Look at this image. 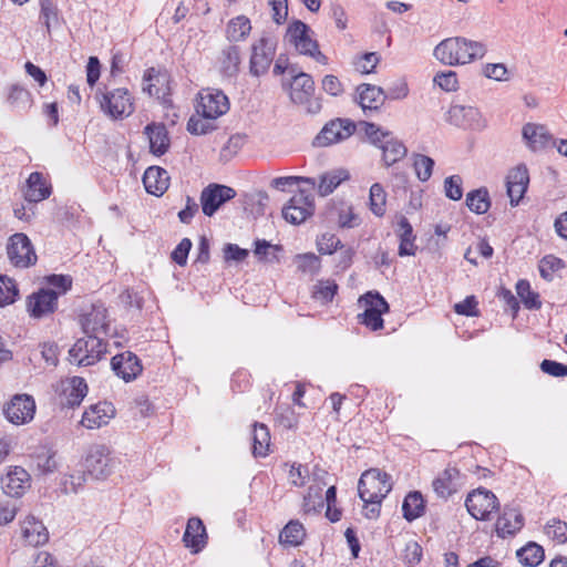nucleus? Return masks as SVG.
I'll list each match as a JSON object with an SVG mask.
<instances>
[{
    "mask_svg": "<svg viewBox=\"0 0 567 567\" xmlns=\"http://www.w3.org/2000/svg\"><path fill=\"white\" fill-rule=\"evenodd\" d=\"M227 95L216 89H203L198 93L196 113L187 122V131L193 135H204L216 130L214 121L229 110Z\"/></svg>",
    "mask_w": 567,
    "mask_h": 567,
    "instance_id": "1",
    "label": "nucleus"
},
{
    "mask_svg": "<svg viewBox=\"0 0 567 567\" xmlns=\"http://www.w3.org/2000/svg\"><path fill=\"white\" fill-rule=\"evenodd\" d=\"M391 489V477L385 472L379 468H370L362 473L358 483V493L364 503V517L369 519L379 517L381 503Z\"/></svg>",
    "mask_w": 567,
    "mask_h": 567,
    "instance_id": "2",
    "label": "nucleus"
},
{
    "mask_svg": "<svg viewBox=\"0 0 567 567\" xmlns=\"http://www.w3.org/2000/svg\"><path fill=\"white\" fill-rule=\"evenodd\" d=\"M486 47L482 42L472 41L463 37L447 38L434 49V56L446 65L468 64L482 59Z\"/></svg>",
    "mask_w": 567,
    "mask_h": 567,
    "instance_id": "3",
    "label": "nucleus"
},
{
    "mask_svg": "<svg viewBox=\"0 0 567 567\" xmlns=\"http://www.w3.org/2000/svg\"><path fill=\"white\" fill-rule=\"evenodd\" d=\"M363 128L369 141L382 150V159L386 167L394 165L405 157L408 148L392 132L382 130L379 125L365 121L358 124Z\"/></svg>",
    "mask_w": 567,
    "mask_h": 567,
    "instance_id": "4",
    "label": "nucleus"
},
{
    "mask_svg": "<svg viewBox=\"0 0 567 567\" xmlns=\"http://www.w3.org/2000/svg\"><path fill=\"white\" fill-rule=\"evenodd\" d=\"M95 100L100 104L101 111L113 120L130 116L134 110V97L125 87H117L104 91L97 90Z\"/></svg>",
    "mask_w": 567,
    "mask_h": 567,
    "instance_id": "5",
    "label": "nucleus"
},
{
    "mask_svg": "<svg viewBox=\"0 0 567 567\" xmlns=\"http://www.w3.org/2000/svg\"><path fill=\"white\" fill-rule=\"evenodd\" d=\"M310 28L300 20H293L287 29L286 39L298 53L312 58L320 64H328V58L319 50L317 40L310 35Z\"/></svg>",
    "mask_w": 567,
    "mask_h": 567,
    "instance_id": "6",
    "label": "nucleus"
},
{
    "mask_svg": "<svg viewBox=\"0 0 567 567\" xmlns=\"http://www.w3.org/2000/svg\"><path fill=\"white\" fill-rule=\"evenodd\" d=\"M107 343L97 336H85L69 350V361L79 367L95 364L105 354Z\"/></svg>",
    "mask_w": 567,
    "mask_h": 567,
    "instance_id": "7",
    "label": "nucleus"
},
{
    "mask_svg": "<svg viewBox=\"0 0 567 567\" xmlns=\"http://www.w3.org/2000/svg\"><path fill=\"white\" fill-rule=\"evenodd\" d=\"M9 262L19 269H28L38 261L33 244L24 233H16L8 239L6 246Z\"/></svg>",
    "mask_w": 567,
    "mask_h": 567,
    "instance_id": "8",
    "label": "nucleus"
},
{
    "mask_svg": "<svg viewBox=\"0 0 567 567\" xmlns=\"http://www.w3.org/2000/svg\"><path fill=\"white\" fill-rule=\"evenodd\" d=\"M86 473L95 480H105L116 467V458L105 445H93L85 457Z\"/></svg>",
    "mask_w": 567,
    "mask_h": 567,
    "instance_id": "9",
    "label": "nucleus"
},
{
    "mask_svg": "<svg viewBox=\"0 0 567 567\" xmlns=\"http://www.w3.org/2000/svg\"><path fill=\"white\" fill-rule=\"evenodd\" d=\"M277 41L267 34H262L251 45L249 72L254 76H260L268 72L276 53Z\"/></svg>",
    "mask_w": 567,
    "mask_h": 567,
    "instance_id": "10",
    "label": "nucleus"
},
{
    "mask_svg": "<svg viewBox=\"0 0 567 567\" xmlns=\"http://www.w3.org/2000/svg\"><path fill=\"white\" fill-rule=\"evenodd\" d=\"M465 506L475 519L487 520L492 513L498 511L499 503L492 491L480 487L467 495Z\"/></svg>",
    "mask_w": 567,
    "mask_h": 567,
    "instance_id": "11",
    "label": "nucleus"
},
{
    "mask_svg": "<svg viewBox=\"0 0 567 567\" xmlns=\"http://www.w3.org/2000/svg\"><path fill=\"white\" fill-rule=\"evenodd\" d=\"M357 124L349 118H334L329 121L319 134L316 136L313 144L319 147L329 146L340 143L354 134Z\"/></svg>",
    "mask_w": 567,
    "mask_h": 567,
    "instance_id": "12",
    "label": "nucleus"
},
{
    "mask_svg": "<svg viewBox=\"0 0 567 567\" xmlns=\"http://www.w3.org/2000/svg\"><path fill=\"white\" fill-rule=\"evenodd\" d=\"M315 213V198L306 189L295 194L288 204L282 208L284 218L293 225L303 223Z\"/></svg>",
    "mask_w": 567,
    "mask_h": 567,
    "instance_id": "13",
    "label": "nucleus"
},
{
    "mask_svg": "<svg viewBox=\"0 0 567 567\" xmlns=\"http://www.w3.org/2000/svg\"><path fill=\"white\" fill-rule=\"evenodd\" d=\"M465 476L455 466L449 465L432 482V488L439 498L447 501L464 485Z\"/></svg>",
    "mask_w": 567,
    "mask_h": 567,
    "instance_id": "14",
    "label": "nucleus"
},
{
    "mask_svg": "<svg viewBox=\"0 0 567 567\" xmlns=\"http://www.w3.org/2000/svg\"><path fill=\"white\" fill-rule=\"evenodd\" d=\"M236 196V190L229 186L220 184H209L202 190L200 205L203 213L212 217L221 205L233 199Z\"/></svg>",
    "mask_w": 567,
    "mask_h": 567,
    "instance_id": "15",
    "label": "nucleus"
},
{
    "mask_svg": "<svg viewBox=\"0 0 567 567\" xmlns=\"http://www.w3.org/2000/svg\"><path fill=\"white\" fill-rule=\"evenodd\" d=\"M58 308V293L53 289L41 288L27 299V310L30 317L41 319L52 315Z\"/></svg>",
    "mask_w": 567,
    "mask_h": 567,
    "instance_id": "16",
    "label": "nucleus"
},
{
    "mask_svg": "<svg viewBox=\"0 0 567 567\" xmlns=\"http://www.w3.org/2000/svg\"><path fill=\"white\" fill-rule=\"evenodd\" d=\"M111 368L115 375L128 383L137 379L143 372L140 358L132 351H124L111 359Z\"/></svg>",
    "mask_w": 567,
    "mask_h": 567,
    "instance_id": "17",
    "label": "nucleus"
},
{
    "mask_svg": "<svg viewBox=\"0 0 567 567\" xmlns=\"http://www.w3.org/2000/svg\"><path fill=\"white\" fill-rule=\"evenodd\" d=\"M169 75L166 72L150 68L143 75V91L156 96L163 104L171 103Z\"/></svg>",
    "mask_w": 567,
    "mask_h": 567,
    "instance_id": "18",
    "label": "nucleus"
},
{
    "mask_svg": "<svg viewBox=\"0 0 567 567\" xmlns=\"http://www.w3.org/2000/svg\"><path fill=\"white\" fill-rule=\"evenodd\" d=\"M6 417L13 424H24L33 420L35 402L32 396L17 394L3 410Z\"/></svg>",
    "mask_w": 567,
    "mask_h": 567,
    "instance_id": "19",
    "label": "nucleus"
},
{
    "mask_svg": "<svg viewBox=\"0 0 567 567\" xmlns=\"http://www.w3.org/2000/svg\"><path fill=\"white\" fill-rule=\"evenodd\" d=\"M208 535L203 520L199 517H190L187 520L183 543L192 554L200 553L207 545Z\"/></svg>",
    "mask_w": 567,
    "mask_h": 567,
    "instance_id": "20",
    "label": "nucleus"
},
{
    "mask_svg": "<svg viewBox=\"0 0 567 567\" xmlns=\"http://www.w3.org/2000/svg\"><path fill=\"white\" fill-rule=\"evenodd\" d=\"M1 487L11 497H21L30 487V474L20 466L11 468L2 478Z\"/></svg>",
    "mask_w": 567,
    "mask_h": 567,
    "instance_id": "21",
    "label": "nucleus"
},
{
    "mask_svg": "<svg viewBox=\"0 0 567 567\" xmlns=\"http://www.w3.org/2000/svg\"><path fill=\"white\" fill-rule=\"evenodd\" d=\"M529 183L528 169L525 165L520 164L513 168L506 181L507 195L513 206L518 205L524 194L527 190Z\"/></svg>",
    "mask_w": 567,
    "mask_h": 567,
    "instance_id": "22",
    "label": "nucleus"
},
{
    "mask_svg": "<svg viewBox=\"0 0 567 567\" xmlns=\"http://www.w3.org/2000/svg\"><path fill=\"white\" fill-rule=\"evenodd\" d=\"M23 542L33 547L42 546L49 540V532L44 524L33 515H28L21 523Z\"/></svg>",
    "mask_w": 567,
    "mask_h": 567,
    "instance_id": "23",
    "label": "nucleus"
},
{
    "mask_svg": "<svg viewBox=\"0 0 567 567\" xmlns=\"http://www.w3.org/2000/svg\"><path fill=\"white\" fill-rule=\"evenodd\" d=\"M115 409L110 402H99L91 405L84 413L81 420L83 426L87 429H99L106 425L114 416Z\"/></svg>",
    "mask_w": 567,
    "mask_h": 567,
    "instance_id": "24",
    "label": "nucleus"
},
{
    "mask_svg": "<svg viewBox=\"0 0 567 567\" xmlns=\"http://www.w3.org/2000/svg\"><path fill=\"white\" fill-rule=\"evenodd\" d=\"M144 134L148 138L150 151L156 156L164 155L171 145L166 126L163 123H150L144 128Z\"/></svg>",
    "mask_w": 567,
    "mask_h": 567,
    "instance_id": "25",
    "label": "nucleus"
},
{
    "mask_svg": "<svg viewBox=\"0 0 567 567\" xmlns=\"http://www.w3.org/2000/svg\"><path fill=\"white\" fill-rule=\"evenodd\" d=\"M143 184L148 194L162 196L169 185L168 173L159 166H151L144 172Z\"/></svg>",
    "mask_w": 567,
    "mask_h": 567,
    "instance_id": "26",
    "label": "nucleus"
},
{
    "mask_svg": "<svg viewBox=\"0 0 567 567\" xmlns=\"http://www.w3.org/2000/svg\"><path fill=\"white\" fill-rule=\"evenodd\" d=\"M51 195V186L47 183L40 172H33L27 179L24 189V199L29 203H39Z\"/></svg>",
    "mask_w": 567,
    "mask_h": 567,
    "instance_id": "27",
    "label": "nucleus"
},
{
    "mask_svg": "<svg viewBox=\"0 0 567 567\" xmlns=\"http://www.w3.org/2000/svg\"><path fill=\"white\" fill-rule=\"evenodd\" d=\"M523 526V515L516 508L508 507H505L495 524L497 535L503 538L516 534Z\"/></svg>",
    "mask_w": 567,
    "mask_h": 567,
    "instance_id": "28",
    "label": "nucleus"
},
{
    "mask_svg": "<svg viewBox=\"0 0 567 567\" xmlns=\"http://www.w3.org/2000/svg\"><path fill=\"white\" fill-rule=\"evenodd\" d=\"M87 393V384L81 377H73L62 390L61 404L68 408H75L81 404Z\"/></svg>",
    "mask_w": 567,
    "mask_h": 567,
    "instance_id": "29",
    "label": "nucleus"
},
{
    "mask_svg": "<svg viewBox=\"0 0 567 567\" xmlns=\"http://www.w3.org/2000/svg\"><path fill=\"white\" fill-rule=\"evenodd\" d=\"M395 234L400 239L399 255L401 257L414 256L416 252V246L414 244L415 236L413 234L412 225L406 217H400L395 228Z\"/></svg>",
    "mask_w": 567,
    "mask_h": 567,
    "instance_id": "30",
    "label": "nucleus"
},
{
    "mask_svg": "<svg viewBox=\"0 0 567 567\" xmlns=\"http://www.w3.org/2000/svg\"><path fill=\"white\" fill-rule=\"evenodd\" d=\"M315 92V81L311 75L300 72L293 74L290 97L293 103H305Z\"/></svg>",
    "mask_w": 567,
    "mask_h": 567,
    "instance_id": "31",
    "label": "nucleus"
},
{
    "mask_svg": "<svg viewBox=\"0 0 567 567\" xmlns=\"http://www.w3.org/2000/svg\"><path fill=\"white\" fill-rule=\"evenodd\" d=\"M270 452V431L264 423L255 422L251 431V453L255 457H265Z\"/></svg>",
    "mask_w": 567,
    "mask_h": 567,
    "instance_id": "32",
    "label": "nucleus"
},
{
    "mask_svg": "<svg viewBox=\"0 0 567 567\" xmlns=\"http://www.w3.org/2000/svg\"><path fill=\"white\" fill-rule=\"evenodd\" d=\"M306 528L298 519L289 520L279 533V543L284 547H298L306 538Z\"/></svg>",
    "mask_w": 567,
    "mask_h": 567,
    "instance_id": "33",
    "label": "nucleus"
},
{
    "mask_svg": "<svg viewBox=\"0 0 567 567\" xmlns=\"http://www.w3.org/2000/svg\"><path fill=\"white\" fill-rule=\"evenodd\" d=\"M82 328L86 336L106 334L109 323L106 322V310L94 309L87 313L82 321Z\"/></svg>",
    "mask_w": 567,
    "mask_h": 567,
    "instance_id": "34",
    "label": "nucleus"
},
{
    "mask_svg": "<svg viewBox=\"0 0 567 567\" xmlns=\"http://www.w3.org/2000/svg\"><path fill=\"white\" fill-rule=\"evenodd\" d=\"M359 104L363 111L378 110L384 101L381 87L371 84H362L358 87Z\"/></svg>",
    "mask_w": 567,
    "mask_h": 567,
    "instance_id": "35",
    "label": "nucleus"
},
{
    "mask_svg": "<svg viewBox=\"0 0 567 567\" xmlns=\"http://www.w3.org/2000/svg\"><path fill=\"white\" fill-rule=\"evenodd\" d=\"M350 178V174L344 168H337L326 172L320 176L318 193L320 196H328L342 183Z\"/></svg>",
    "mask_w": 567,
    "mask_h": 567,
    "instance_id": "36",
    "label": "nucleus"
},
{
    "mask_svg": "<svg viewBox=\"0 0 567 567\" xmlns=\"http://www.w3.org/2000/svg\"><path fill=\"white\" fill-rule=\"evenodd\" d=\"M523 138L530 150L538 151L546 146L549 136L545 126L527 123L523 126Z\"/></svg>",
    "mask_w": 567,
    "mask_h": 567,
    "instance_id": "37",
    "label": "nucleus"
},
{
    "mask_svg": "<svg viewBox=\"0 0 567 567\" xmlns=\"http://www.w3.org/2000/svg\"><path fill=\"white\" fill-rule=\"evenodd\" d=\"M403 517L408 522H413L425 513V501L417 491L410 492L402 504Z\"/></svg>",
    "mask_w": 567,
    "mask_h": 567,
    "instance_id": "38",
    "label": "nucleus"
},
{
    "mask_svg": "<svg viewBox=\"0 0 567 567\" xmlns=\"http://www.w3.org/2000/svg\"><path fill=\"white\" fill-rule=\"evenodd\" d=\"M251 31V22L246 16H237L229 20L226 37L230 42L244 41Z\"/></svg>",
    "mask_w": 567,
    "mask_h": 567,
    "instance_id": "39",
    "label": "nucleus"
},
{
    "mask_svg": "<svg viewBox=\"0 0 567 567\" xmlns=\"http://www.w3.org/2000/svg\"><path fill=\"white\" fill-rule=\"evenodd\" d=\"M7 102L13 110L19 112H25L32 105V95L23 86L13 84L9 89Z\"/></svg>",
    "mask_w": 567,
    "mask_h": 567,
    "instance_id": "40",
    "label": "nucleus"
},
{
    "mask_svg": "<svg viewBox=\"0 0 567 567\" xmlns=\"http://www.w3.org/2000/svg\"><path fill=\"white\" fill-rule=\"evenodd\" d=\"M477 115V111L472 106L452 105L447 111V122L457 127H467Z\"/></svg>",
    "mask_w": 567,
    "mask_h": 567,
    "instance_id": "41",
    "label": "nucleus"
},
{
    "mask_svg": "<svg viewBox=\"0 0 567 567\" xmlns=\"http://www.w3.org/2000/svg\"><path fill=\"white\" fill-rule=\"evenodd\" d=\"M517 557L524 566L536 567L544 560L545 551L540 545L530 542L517 550Z\"/></svg>",
    "mask_w": 567,
    "mask_h": 567,
    "instance_id": "42",
    "label": "nucleus"
},
{
    "mask_svg": "<svg viewBox=\"0 0 567 567\" xmlns=\"http://www.w3.org/2000/svg\"><path fill=\"white\" fill-rule=\"evenodd\" d=\"M466 206L477 215L485 214L491 207L487 189L478 188L470 192L466 196Z\"/></svg>",
    "mask_w": 567,
    "mask_h": 567,
    "instance_id": "43",
    "label": "nucleus"
},
{
    "mask_svg": "<svg viewBox=\"0 0 567 567\" xmlns=\"http://www.w3.org/2000/svg\"><path fill=\"white\" fill-rule=\"evenodd\" d=\"M324 505L322 496V487L319 485L309 486L306 495L303 496L302 511L306 514L319 513Z\"/></svg>",
    "mask_w": 567,
    "mask_h": 567,
    "instance_id": "44",
    "label": "nucleus"
},
{
    "mask_svg": "<svg viewBox=\"0 0 567 567\" xmlns=\"http://www.w3.org/2000/svg\"><path fill=\"white\" fill-rule=\"evenodd\" d=\"M338 291L334 280H319L312 288V298L321 303L331 302Z\"/></svg>",
    "mask_w": 567,
    "mask_h": 567,
    "instance_id": "45",
    "label": "nucleus"
},
{
    "mask_svg": "<svg viewBox=\"0 0 567 567\" xmlns=\"http://www.w3.org/2000/svg\"><path fill=\"white\" fill-rule=\"evenodd\" d=\"M516 292L527 309H539V295L534 292L528 280L520 279L516 284Z\"/></svg>",
    "mask_w": 567,
    "mask_h": 567,
    "instance_id": "46",
    "label": "nucleus"
},
{
    "mask_svg": "<svg viewBox=\"0 0 567 567\" xmlns=\"http://www.w3.org/2000/svg\"><path fill=\"white\" fill-rule=\"evenodd\" d=\"M386 194L383 186L379 183H374L370 187V209L379 217L385 213Z\"/></svg>",
    "mask_w": 567,
    "mask_h": 567,
    "instance_id": "47",
    "label": "nucleus"
},
{
    "mask_svg": "<svg viewBox=\"0 0 567 567\" xmlns=\"http://www.w3.org/2000/svg\"><path fill=\"white\" fill-rule=\"evenodd\" d=\"M281 249V246L271 245L265 239H257L255 241L254 252L261 261L278 262L279 258L277 256V252L280 251Z\"/></svg>",
    "mask_w": 567,
    "mask_h": 567,
    "instance_id": "48",
    "label": "nucleus"
},
{
    "mask_svg": "<svg viewBox=\"0 0 567 567\" xmlns=\"http://www.w3.org/2000/svg\"><path fill=\"white\" fill-rule=\"evenodd\" d=\"M18 295L16 281L7 276H0V307L13 303Z\"/></svg>",
    "mask_w": 567,
    "mask_h": 567,
    "instance_id": "49",
    "label": "nucleus"
},
{
    "mask_svg": "<svg viewBox=\"0 0 567 567\" xmlns=\"http://www.w3.org/2000/svg\"><path fill=\"white\" fill-rule=\"evenodd\" d=\"M221 64L228 74L233 75L238 71L240 64V50L237 45H229L221 52Z\"/></svg>",
    "mask_w": 567,
    "mask_h": 567,
    "instance_id": "50",
    "label": "nucleus"
},
{
    "mask_svg": "<svg viewBox=\"0 0 567 567\" xmlns=\"http://www.w3.org/2000/svg\"><path fill=\"white\" fill-rule=\"evenodd\" d=\"M414 162L413 166L415 169L416 177L421 182H426L431 178L433 167H434V161L426 155L423 154H414Z\"/></svg>",
    "mask_w": 567,
    "mask_h": 567,
    "instance_id": "51",
    "label": "nucleus"
},
{
    "mask_svg": "<svg viewBox=\"0 0 567 567\" xmlns=\"http://www.w3.org/2000/svg\"><path fill=\"white\" fill-rule=\"evenodd\" d=\"M296 265L299 271L310 275L318 274L321 268L320 258L312 252L297 255Z\"/></svg>",
    "mask_w": 567,
    "mask_h": 567,
    "instance_id": "52",
    "label": "nucleus"
},
{
    "mask_svg": "<svg viewBox=\"0 0 567 567\" xmlns=\"http://www.w3.org/2000/svg\"><path fill=\"white\" fill-rule=\"evenodd\" d=\"M564 267V261L554 255H547L539 261L540 276L546 280H551L553 275Z\"/></svg>",
    "mask_w": 567,
    "mask_h": 567,
    "instance_id": "53",
    "label": "nucleus"
},
{
    "mask_svg": "<svg viewBox=\"0 0 567 567\" xmlns=\"http://www.w3.org/2000/svg\"><path fill=\"white\" fill-rule=\"evenodd\" d=\"M359 301L364 303L365 310L377 311L378 313L389 311L388 302L379 292L369 291Z\"/></svg>",
    "mask_w": 567,
    "mask_h": 567,
    "instance_id": "54",
    "label": "nucleus"
},
{
    "mask_svg": "<svg viewBox=\"0 0 567 567\" xmlns=\"http://www.w3.org/2000/svg\"><path fill=\"white\" fill-rule=\"evenodd\" d=\"M300 183H305L309 185L311 188H315L316 186V181L315 178L311 177L282 176L274 178L271 181V187L279 190H286L287 187H291Z\"/></svg>",
    "mask_w": 567,
    "mask_h": 567,
    "instance_id": "55",
    "label": "nucleus"
},
{
    "mask_svg": "<svg viewBox=\"0 0 567 567\" xmlns=\"http://www.w3.org/2000/svg\"><path fill=\"white\" fill-rule=\"evenodd\" d=\"M317 247L320 254L331 255L343 245L334 234L326 233L317 239Z\"/></svg>",
    "mask_w": 567,
    "mask_h": 567,
    "instance_id": "56",
    "label": "nucleus"
},
{
    "mask_svg": "<svg viewBox=\"0 0 567 567\" xmlns=\"http://www.w3.org/2000/svg\"><path fill=\"white\" fill-rule=\"evenodd\" d=\"M462 177L460 175H452L444 181L445 196L452 200H460L463 197Z\"/></svg>",
    "mask_w": 567,
    "mask_h": 567,
    "instance_id": "57",
    "label": "nucleus"
},
{
    "mask_svg": "<svg viewBox=\"0 0 567 567\" xmlns=\"http://www.w3.org/2000/svg\"><path fill=\"white\" fill-rule=\"evenodd\" d=\"M434 83L446 92H453L457 89V75L454 71L441 72L434 76Z\"/></svg>",
    "mask_w": 567,
    "mask_h": 567,
    "instance_id": "58",
    "label": "nucleus"
},
{
    "mask_svg": "<svg viewBox=\"0 0 567 567\" xmlns=\"http://www.w3.org/2000/svg\"><path fill=\"white\" fill-rule=\"evenodd\" d=\"M35 463L42 474L52 473L56 468L54 453H50V451H41L35 455Z\"/></svg>",
    "mask_w": 567,
    "mask_h": 567,
    "instance_id": "59",
    "label": "nucleus"
},
{
    "mask_svg": "<svg viewBox=\"0 0 567 567\" xmlns=\"http://www.w3.org/2000/svg\"><path fill=\"white\" fill-rule=\"evenodd\" d=\"M478 302L475 296H467L463 301L454 305V311L457 315L466 317L478 316Z\"/></svg>",
    "mask_w": 567,
    "mask_h": 567,
    "instance_id": "60",
    "label": "nucleus"
},
{
    "mask_svg": "<svg viewBox=\"0 0 567 567\" xmlns=\"http://www.w3.org/2000/svg\"><path fill=\"white\" fill-rule=\"evenodd\" d=\"M382 315L383 313H378L377 311L364 309L363 313L359 315L358 317L360 318V322L362 324L367 326L372 331H378L383 328L384 321L382 319Z\"/></svg>",
    "mask_w": 567,
    "mask_h": 567,
    "instance_id": "61",
    "label": "nucleus"
},
{
    "mask_svg": "<svg viewBox=\"0 0 567 567\" xmlns=\"http://www.w3.org/2000/svg\"><path fill=\"white\" fill-rule=\"evenodd\" d=\"M309 476V470L301 464H292L289 471V481L296 487L305 486Z\"/></svg>",
    "mask_w": 567,
    "mask_h": 567,
    "instance_id": "62",
    "label": "nucleus"
},
{
    "mask_svg": "<svg viewBox=\"0 0 567 567\" xmlns=\"http://www.w3.org/2000/svg\"><path fill=\"white\" fill-rule=\"evenodd\" d=\"M380 62V56L377 52L364 53L355 63L357 70L361 73L369 74L374 71L377 64Z\"/></svg>",
    "mask_w": 567,
    "mask_h": 567,
    "instance_id": "63",
    "label": "nucleus"
},
{
    "mask_svg": "<svg viewBox=\"0 0 567 567\" xmlns=\"http://www.w3.org/2000/svg\"><path fill=\"white\" fill-rule=\"evenodd\" d=\"M540 369L544 373L553 377H567V364L545 359L540 363Z\"/></svg>",
    "mask_w": 567,
    "mask_h": 567,
    "instance_id": "64",
    "label": "nucleus"
}]
</instances>
